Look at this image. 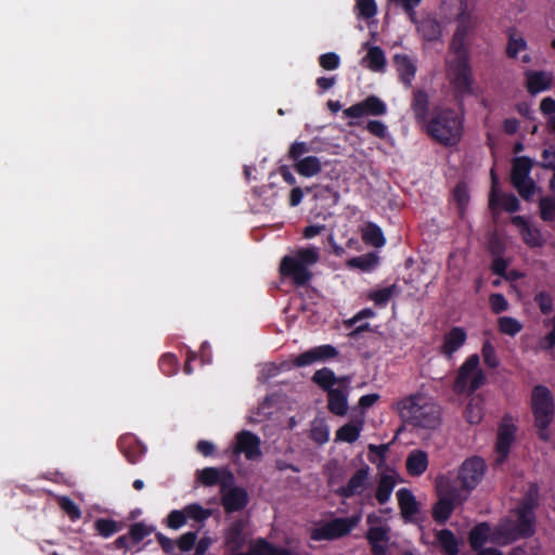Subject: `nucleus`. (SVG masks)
I'll return each mask as SVG.
<instances>
[{"label": "nucleus", "mask_w": 555, "mask_h": 555, "mask_svg": "<svg viewBox=\"0 0 555 555\" xmlns=\"http://www.w3.org/2000/svg\"><path fill=\"white\" fill-rule=\"evenodd\" d=\"M320 260L318 247L309 246L293 250L285 255L279 266V274L282 280H288L296 287H306L313 279L311 268Z\"/></svg>", "instance_id": "f257e3e1"}, {"label": "nucleus", "mask_w": 555, "mask_h": 555, "mask_svg": "<svg viewBox=\"0 0 555 555\" xmlns=\"http://www.w3.org/2000/svg\"><path fill=\"white\" fill-rule=\"evenodd\" d=\"M401 418L424 429H435L441 423L440 406L423 393H413L398 402Z\"/></svg>", "instance_id": "f03ea898"}, {"label": "nucleus", "mask_w": 555, "mask_h": 555, "mask_svg": "<svg viewBox=\"0 0 555 555\" xmlns=\"http://www.w3.org/2000/svg\"><path fill=\"white\" fill-rule=\"evenodd\" d=\"M424 125L431 139L443 146H454L462 138L464 117L453 108L436 107Z\"/></svg>", "instance_id": "7ed1b4c3"}, {"label": "nucleus", "mask_w": 555, "mask_h": 555, "mask_svg": "<svg viewBox=\"0 0 555 555\" xmlns=\"http://www.w3.org/2000/svg\"><path fill=\"white\" fill-rule=\"evenodd\" d=\"M530 408L539 439L548 441L551 437L548 427L555 417V402L552 391L544 385L534 386L531 391Z\"/></svg>", "instance_id": "20e7f679"}, {"label": "nucleus", "mask_w": 555, "mask_h": 555, "mask_svg": "<svg viewBox=\"0 0 555 555\" xmlns=\"http://www.w3.org/2000/svg\"><path fill=\"white\" fill-rule=\"evenodd\" d=\"M454 56L448 61V77L456 95L474 93V77L470 65V51H451Z\"/></svg>", "instance_id": "39448f33"}, {"label": "nucleus", "mask_w": 555, "mask_h": 555, "mask_svg": "<svg viewBox=\"0 0 555 555\" xmlns=\"http://www.w3.org/2000/svg\"><path fill=\"white\" fill-rule=\"evenodd\" d=\"M487 382V376L480 367V358L477 353L470 354L461 364L453 390L459 395L470 396L480 389Z\"/></svg>", "instance_id": "423d86ee"}, {"label": "nucleus", "mask_w": 555, "mask_h": 555, "mask_svg": "<svg viewBox=\"0 0 555 555\" xmlns=\"http://www.w3.org/2000/svg\"><path fill=\"white\" fill-rule=\"evenodd\" d=\"M361 521V514L334 518L310 532L312 541H334L348 535Z\"/></svg>", "instance_id": "0eeeda50"}, {"label": "nucleus", "mask_w": 555, "mask_h": 555, "mask_svg": "<svg viewBox=\"0 0 555 555\" xmlns=\"http://www.w3.org/2000/svg\"><path fill=\"white\" fill-rule=\"evenodd\" d=\"M456 23V29L450 42V51H469L467 37L476 27L477 21L468 10L467 2L465 0L461 1Z\"/></svg>", "instance_id": "6e6552de"}, {"label": "nucleus", "mask_w": 555, "mask_h": 555, "mask_svg": "<svg viewBox=\"0 0 555 555\" xmlns=\"http://www.w3.org/2000/svg\"><path fill=\"white\" fill-rule=\"evenodd\" d=\"M233 475L227 472V478L221 481V504L228 514L243 511L249 501L247 491L233 486Z\"/></svg>", "instance_id": "1a4fd4ad"}, {"label": "nucleus", "mask_w": 555, "mask_h": 555, "mask_svg": "<svg viewBox=\"0 0 555 555\" xmlns=\"http://www.w3.org/2000/svg\"><path fill=\"white\" fill-rule=\"evenodd\" d=\"M516 522L506 528H502V534L509 542L531 538L535 533V514L519 507L514 509Z\"/></svg>", "instance_id": "9d476101"}, {"label": "nucleus", "mask_w": 555, "mask_h": 555, "mask_svg": "<svg viewBox=\"0 0 555 555\" xmlns=\"http://www.w3.org/2000/svg\"><path fill=\"white\" fill-rule=\"evenodd\" d=\"M487 469L485 461L479 456H473L461 465L456 481L466 492L470 493L481 481Z\"/></svg>", "instance_id": "9b49d317"}, {"label": "nucleus", "mask_w": 555, "mask_h": 555, "mask_svg": "<svg viewBox=\"0 0 555 555\" xmlns=\"http://www.w3.org/2000/svg\"><path fill=\"white\" fill-rule=\"evenodd\" d=\"M229 451L232 456L244 454L246 460L255 461L262 456L261 440L253 431L243 429L235 435Z\"/></svg>", "instance_id": "f8f14e48"}, {"label": "nucleus", "mask_w": 555, "mask_h": 555, "mask_svg": "<svg viewBox=\"0 0 555 555\" xmlns=\"http://www.w3.org/2000/svg\"><path fill=\"white\" fill-rule=\"evenodd\" d=\"M517 427L512 423V420L505 416L500 423L498 428V436L495 441V464L503 465L511 452V448L516 438Z\"/></svg>", "instance_id": "ddd939ff"}, {"label": "nucleus", "mask_w": 555, "mask_h": 555, "mask_svg": "<svg viewBox=\"0 0 555 555\" xmlns=\"http://www.w3.org/2000/svg\"><path fill=\"white\" fill-rule=\"evenodd\" d=\"M386 113V103L373 94L343 111L344 116L351 119H358L363 116H383Z\"/></svg>", "instance_id": "4468645a"}, {"label": "nucleus", "mask_w": 555, "mask_h": 555, "mask_svg": "<svg viewBox=\"0 0 555 555\" xmlns=\"http://www.w3.org/2000/svg\"><path fill=\"white\" fill-rule=\"evenodd\" d=\"M369 486L370 467L364 465L357 469L348 482L336 490V493L344 499H350L356 495H361L369 488Z\"/></svg>", "instance_id": "2eb2a0df"}, {"label": "nucleus", "mask_w": 555, "mask_h": 555, "mask_svg": "<svg viewBox=\"0 0 555 555\" xmlns=\"http://www.w3.org/2000/svg\"><path fill=\"white\" fill-rule=\"evenodd\" d=\"M338 356V350L332 345H321L313 347L300 354L294 361V366L304 367L315 362H324Z\"/></svg>", "instance_id": "dca6fc26"}, {"label": "nucleus", "mask_w": 555, "mask_h": 555, "mask_svg": "<svg viewBox=\"0 0 555 555\" xmlns=\"http://www.w3.org/2000/svg\"><path fill=\"white\" fill-rule=\"evenodd\" d=\"M492 189L489 198V206L491 209H495L498 206H502L507 212H516L520 208L518 198L513 193H502L496 191L498 177L495 171L491 170Z\"/></svg>", "instance_id": "f3484780"}, {"label": "nucleus", "mask_w": 555, "mask_h": 555, "mask_svg": "<svg viewBox=\"0 0 555 555\" xmlns=\"http://www.w3.org/2000/svg\"><path fill=\"white\" fill-rule=\"evenodd\" d=\"M390 528L388 526L370 527L365 533V539L373 555H386L387 543L390 540Z\"/></svg>", "instance_id": "a211bd4d"}, {"label": "nucleus", "mask_w": 555, "mask_h": 555, "mask_svg": "<svg viewBox=\"0 0 555 555\" xmlns=\"http://www.w3.org/2000/svg\"><path fill=\"white\" fill-rule=\"evenodd\" d=\"M467 334L461 326H453L443 336L440 353L451 359L453 354L466 343Z\"/></svg>", "instance_id": "6ab92c4d"}, {"label": "nucleus", "mask_w": 555, "mask_h": 555, "mask_svg": "<svg viewBox=\"0 0 555 555\" xmlns=\"http://www.w3.org/2000/svg\"><path fill=\"white\" fill-rule=\"evenodd\" d=\"M245 525L243 519H235L225 529L224 545L230 552L241 551L244 547L246 543Z\"/></svg>", "instance_id": "aec40b11"}, {"label": "nucleus", "mask_w": 555, "mask_h": 555, "mask_svg": "<svg viewBox=\"0 0 555 555\" xmlns=\"http://www.w3.org/2000/svg\"><path fill=\"white\" fill-rule=\"evenodd\" d=\"M526 88L531 95L550 90L553 83V75L543 70L526 72Z\"/></svg>", "instance_id": "412c9836"}, {"label": "nucleus", "mask_w": 555, "mask_h": 555, "mask_svg": "<svg viewBox=\"0 0 555 555\" xmlns=\"http://www.w3.org/2000/svg\"><path fill=\"white\" fill-rule=\"evenodd\" d=\"M437 491L440 499L449 500L456 506L463 504L469 495L462 487H457L456 481L449 479L440 480L437 485Z\"/></svg>", "instance_id": "4be33fe9"}, {"label": "nucleus", "mask_w": 555, "mask_h": 555, "mask_svg": "<svg viewBox=\"0 0 555 555\" xmlns=\"http://www.w3.org/2000/svg\"><path fill=\"white\" fill-rule=\"evenodd\" d=\"M411 108L417 124H425L429 119V95L423 89L413 92Z\"/></svg>", "instance_id": "5701e85b"}, {"label": "nucleus", "mask_w": 555, "mask_h": 555, "mask_svg": "<svg viewBox=\"0 0 555 555\" xmlns=\"http://www.w3.org/2000/svg\"><path fill=\"white\" fill-rule=\"evenodd\" d=\"M393 64L399 74L400 81L405 88H410L416 74L415 64L406 54H396L393 56Z\"/></svg>", "instance_id": "b1692460"}, {"label": "nucleus", "mask_w": 555, "mask_h": 555, "mask_svg": "<svg viewBox=\"0 0 555 555\" xmlns=\"http://www.w3.org/2000/svg\"><path fill=\"white\" fill-rule=\"evenodd\" d=\"M363 425H364V415H363V413H361V415L359 417H357L356 420H352L351 422L343 425L341 427H339L337 429L336 440L343 441V442H348V443L356 442L360 437V434L363 429Z\"/></svg>", "instance_id": "393cba45"}, {"label": "nucleus", "mask_w": 555, "mask_h": 555, "mask_svg": "<svg viewBox=\"0 0 555 555\" xmlns=\"http://www.w3.org/2000/svg\"><path fill=\"white\" fill-rule=\"evenodd\" d=\"M428 467V455L423 450H413L405 461V468L410 476H421Z\"/></svg>", "instance_id": "a878e982"}, {"label": "nucleus", "mask_w": 555, "mask_h": 555, "mask_svg": "<svg viewBox=\"0 0 555 555\" xmlns=\"http://www.w3.org/2000/svg\"><path fill=\"white\" fill-rule=\"evenodd\" d=\"M118 448L131 464H135L144 453V447L132 436L120 437L118 440Z\"/></svg>", "instance_id": "bb28decb"}, {"label": "nucleus", "mask_w": 555, "mask_h": 555, "mask_svg": "<svg viewBox=\"0 0 555 555\" xmlns=\"http://www.w3.org/2000/svg\"><path fill=\"white\" fill-rule=\"evenodd\" d=\"M397 499L401 516L405 520L411 519L412 516L418 513V503L411 490L401 488L397 492Z\"/></svg>", "instance_id": "cd10ccee"}, {"label": "nucleus", "mask_w": 555, "mask_h": 555, "mask_svg": "<svg viewBox=\"0 0 555 555\" xmlns=\"http://www.w3.org/2000/svg\"><path fill=\"white\" fill-rule=\"evenodd\" d=\"M327 409L337 416H344L348 410V393L347 391L337 388L330 390L327 393Z\"/></svg>", "instance_id": "c85d7f7f"}, {"label": "nucleus", "mask_w": 555, "mask_h": 555, "mask_svg": "<svg viewBox=\"0 0 555 555\" xmlns=\"http://www.w3.org/2000/svg\"><path fill=\"white\" fill-rule=\"evenodd\" d=\"M533 167V160L528 156H517L513 159L511 170V181L525 182L526 179H530V171Z\"/></svg>", "instance_id": "c756f323"}, {"label": "nucleus", "mask_w": 555, "mask_h": 555, "mask_svg": "<svg viewBox=\"0 0 555 555\" xmlns=\"http://www.w3.org/2000/svg\"><path fill=\"white\" fill-rule=\"evenodd\" d=\"M417 31L426 41L433 42L440 39L442 35L441 25L437 18L427 16L417 24Z\"/></svg>", "instance_id": "7c9ffc66"}, {"label": "nucleus", "mask_w": 555, "mask_h": 555, "mask_svg": "<svg viewBox=\"0 0 555 555\" xmlns=\"http://www.w3.org/2000/svg\"><path fill=\"white\" fill-rule=\"evenodd\" d=\"M294 170L306 178L314 177L322 171V162L318 156H306L293 165Z\"/></svg>", "instance_id": "2f4dec72"}, {"label": "nucleus", "mask_w": 555, "mask_h": 555, "mask_svg": "<svg viewBox=\"0 0 555 555\" xmlns=\"http://www.w3.org/2000/svg\"><path fill=\"white\" fill-rule=\"evenodd\" d=\"M396 483V478L392 475H380L375 492V499L380 505L386 504L390 500Z\"/></svg>", "instance_id": "473e14b6"}, {"label": "nucleus", "mask_w": 555, "mask_h": 555, "mask_svg": "<svg viewBox=\"0 0 555 555\" xmlns=\"http://www.w3.org/2000/svg\"><path fill=\"white\" fill-rule=\"evenodd\" d=\"M491 527L488 522H479L469 531L468 541L469 545L474 551H478L483 547L485 543L489 539Z\"/></svg>", "instance_id": "72a5a7b5"}, {"label": "nucleus", "mask_w": 555, "mask_h": 555, "mask_svg": "<svg viewBox=\"0 0 555 555\" xmlns=\"http://www.w3.org/2000/svg\"><path fill=\"white\" fill-rule=\"evenodd\" d=\"M540 506V489L538 483L530 482L528 485L527 490L525 491L522 498L520 499L518 505L516 507L535 512V509Z\"/></svg>", "instance_id": "f704fd0d"}, {"label": "nucleus", "mask_w": 555, "mask_h": 555, "mask_svg": "<svg viewBox=\"0 0 555 555\" xmlns=\"http://www.w3.org/2000/svg\"><path fill=\"white\" fill-rule=\"evenodd\" d=\"M93 528L100 537L108 539L115 533L121 531L124 524L112 518H98L93 522Z\"/></svg>", "instance_id": "c9c22d12"}, {"label": "nucleus", "mask_w": 555, "mask_h": 555, "mask_svg": "<svg viewBox=\"0 0 555 555\" xmlns=\"http://www.w3.org/2000/svg\"><path fill=\"white\" fill-rule=\"evenodd\" d=\"M338 380V377L328 367H322L320 370H317L312 376V382L327 393L330 392V390L336 389L334 388V385H336Z\"/></svg>", "instance_id": "e433bc0d"}, {"label": "nucleus", "mask_w": 555, "mask_h": 555, "mask_svg": "<svg viewBox=\"0 0 555 555\" xmlns=\"http://www.w3.org/2000/svg\"><path fill=\"white\" fill-rule=\"evenodd\" d=\"M437 541L446 555L459 554V542L455 534L449 529H442L436 534Z\"/></svg>", "instance_id": "4c0bfd02"}, {"label": "nucleus", "mask_w": 555, "mask_h": 555, "mask_svg": "<svg viewBox=\"0 0 555 555\" xmlns=\"http://www.w3.org/2000/svg\"><path fill=\"white\" fill-rule=\"evenodd\" d=\"M516 28L511 27L507 30V46H506V55L509 59H517L518 53L527 50V41L521 36H516Z\"/></svg>", "instance_id": "58836bf2"}, {"label": "nucleus", "mask_w": 555, "mask_h": 555, "mask_svg": "<svg viewBox=\"0 0 555 555\" xmlns=\"http://www.w3.org/2000/svg\"><path fill=\"white\" fill-rule=\"evenodd\" d=\"M255 553L259 555H301L289 548L276 546L263 538L256 539Z\"/></svg>", "instance_id": "ea45409f"}, {"label": "nucleus", "mask_w": 555, "mask_h": 555, "mask_svg": "<svg viewBox=\"0 0 555 555\" xmlns=\"http://www.w3.org/2000/svg\"><path fill=\"white\" fill-rule=\"evenodd\" d=\"M362 238L366 244L377 248L384 246L386 243L382 229L373 222L366 224L362 233Z\"/></svg>", "instance_id": "a19ab883"}, {"label": "nucleus", "mask_w": 555, "mask_h": 555, "mask_svg": "<svg viewBox=\"0 0 555 555\" xmlns=\"http://www.w3.org/2000/svg\"><path fill=\"white\" fill-rule=\"evenodd\" d=\"M455 507L456 505L449 500L447 501L439 498L433 507V518L439 525H443L449 520Z\"/></svg>", "instance_id": "79ce46f5"}, {"label": "nucleus", "mask_w": 555, "mask_h": 555, "mask_svg": "<svg viewBox=\"0 0 555 555\" xmlns=\"http://www.w3.org/2000/svg\"><path fill=\"white\" fill-rule=\"evenodd\" d=\"M155 531L153 525H147L144 521L133 522L129 527V537L132 545H137L142 542L145 538L151 535Z\"/></svg>", "instance_id": "37998d69"}, {"label": "nucleus", "mask_w": 555, "mask_h": 555, "mask_svg": "<svg viewBox=\"0 0 555 555\" xmlns=\"http://www.w3.org/2000/svg\"><path fill=\"white\" fill-rule=\"evenodd\" d=\"M365 60L367 67L373 72H383L386 66V57L380 47H371L366 53Z\"/></svg>", "instance_id": "c03bdc74"}, {"label": "nucleus", "mask_w": 555, "mask_h": 555, "mask_svg": "<svg viewBox=\"0 0 555 555\" xmlns=\"http://www.w3.org/2000/svg\"><path fill=\"white\" fill-rule=\"evenodd\" d=\"M379 258L375 253H367L348 260L350 268H357L362 271H371L378 264Z\"/></svg>", "instance_id": "a18cd8bd"}, {"label": "nucleus", "mask_w": 555, "mask_h": 555, "mask_svg": "<svg viewBox=\"0 0 555 555\" xmlns=\"http://www.w3.org/2000/svg\"><path fill=\"white\" fill-rule=\"evenodd\" d=\"M397 293H399V287L397 284H392L382 289L370 292L367 294V298L374 301L376 306L385 307L390 300V298Z\"/></svg>", "instance_id": "49530a36"}, {"label": "nucleus", "mask_w": 555, "mask_h": 555, "mask_svg": "<svg viewBox=\"0 0 555 555\" xmlns=\"http://www.w3.org/2000/svg\"><path fill=\"white\" fill-rule=\"evenodd\" d=\"M464 416L466 421L472 425L480 423L483 418L482 400L473 398L465 408Z\"/></svg>", "instance_id": "de8ad7c7"}, {"label": "nucleus", "mask_w": 555, "mask_h": 555, "mask_svg": "<svg viewBox=\"0 0 555 555\" xmlns=\"http://www.w3.org/2000/svg\"><path fill=\"white\" fill-rule=\"evenodd\" d=\"M186 520L192 519L196 522H204L211 516V511L204 508L198 503L188 504L183 507Z\"/></svg>", "instance_id": "09e8293b"}, {"label": "nucleus", "mask_w": 555, "mask_h": 555, "mask_svg": "<svg viewBox=\"0 0 555 555\" xmlns=\"http://www.w3.org/2000/svg\"><path fill=\"white\" fill-rule=\"evenodd\" d=\"M481 356L483 363L489 369H496L500 365V359L496 354V349L490 340H486L481 347Z\"/></svg>", "instance_id": "8fccbe9b"}, {"label": "nucleus", "mask_w": 555, "mask_h": 555, "mask_svg": "<svg viewBox=\"0 0 555 555\" xmlns=\"http://www.w3.org/2000/svg\"><path fill=\"white\" fill-rule=\"evenodd\" d=\"M540 217L543 221L552 222L555 220V197L543 196L539 201Z\"/></svg>", "instance_id": "3c124183"}, {"label": "nucleus", "mask_w": 555, "mask_h": 555, "mask_svg": "<svg viewBox=\"0 0 555 555\" xmlns=\"http://www.w3.org/2000/svg\"><path fill=\"white\" fill-rule=\"evenodd\" d=\"M499 331L502 334L515 336L522 330V324L512 317H501L498 320Z\"/></svg>", "instance_id": "603ef678"}, {"label": "nucleus", "mask_w": 555, "mask_h": 555, "mask_svg": "<svg viewBox=\"0 0 555 555\" xmlns=\"http://www.w3.org/2000/svg\"><path fill=\"white\" fill-rule=\"evenodd\" d=\"M59 505L72 521H76L81 518V511L72 499L62 496L59 500Z\"/></svg>", "instance_id": "864d4df0"}, {"label": "nucleus", "mask_w": 555, "mask_h": 555, "mask_svg": "<svg viewBox=\"0 0 555 555\" xmlns=\"http://www.w3.org/2000/svg\"><path fill=\"white\" fill-rule=\"evenodd\" d=\"M520 234L524 242L530 247H541L543 245L540 230L532 228L530 224Z\"/></svg>", "instance_id": "5fc2aeb1"}, {"label": "nucleus", "mask_w": 555, "mask_h": 555, "mask_svg": "<svg viewBox=\"0 0 555 555\" xmlns=\"http://www.w3.org/2000/svg\"><path fill=\"white\" fill-rule=\"evenodd\" d=\"M533 300L538 305L542 314L548 315L553 312L554 304L553 297L550 293L541 291L534 295Z\"/></svg>", "instance_id": "6e6d98bb"}, {"label": "nucleus", "mask_w": 555, "mask_h": 555, "mask_svg": "<svg viewBox=\"0 0 555 555\" xmlns=\"http://www.w3.org/2000/svg\"><path fill=\"white\" fill-rule=\"evenodd\" d=\"M165 525L172 530H178L186 524L184 509H172L165 519Z\"/></svg>", "instance_id": "4d7b16f0"}, {"label": "nucleus", "mask_w": 555, "mask_h": 555, "mask_svg": "<svg viewBox=\"0 0 555 555\" xmlns=\"http://www.w3.org/2000/svg\"><path fill=\"white\" fill-rule=\"evenodd\" d=\"M198 479L206 487L216 486L222 481L220 480V472L216 467H206L202 469L199 472Z\"/></svg>", "instance_id": "13d9d810"}, {"label": "nucleus", "mask_w": 555, "mask_h": 555, "mask_svg": "<svg viewBox=\"0 0 555 555\" xmlns=\"http://www.w3.org/2000/svg\"><path fill=\"white\" fill-rule=\"evenodd\" d=\"M158 365L163 374L171 376L177 372L178 360L173 354L166 353L160 357Z\"/></svg>", "instance_id": "bf43d9fd"}, {"label": "nucleus", "mask_w": 555, "mask_h": 555, "mask_svg": "<svg viewBox=\"0 0 555 555\" xmlns=\"http://www.w3.org/2000/svg\"><path fill=\"white\" fill-rule=\"evenodd\" d=\"M512 184L525 201H530L535 192V183L531 178L526 179L525 182H515Z\"/></svg>", "instance_id": "052dcab7"}, {"label": "nucleus", "mask_w": 555, "mask_h": 555, "mask_svg": "<svg viewBox=\"0 0 555 555\" xmlns=\"http://www.w3.org/2000/svg\"><path fill=\"white\" fill-rule=\"evenodd\" d=\"M196 541L197 533L195 531H189L180 535L176 544L181 552H189L195 546Z\"/></svg>", "instance_id": "680f3d73"}, {"label": "nucleus", "mask_w": 555, "mask_h": 555, "mask_svg": "<svg viewBox=\"0 0 555 555\" xmlns=\"http://www.w3.org/2000/svg\"><path fill=\"white\" fill-rule=\"evenodd\" d=\"M320 66L325 70H334L340 65V57L335 52H327L319 57Z\"/></svg>", "instance_id": "e2e57ef3"}, {"label": "nucleus", "mask_w": 555, "mask_h": 555, "mask_svg": "<svg viewBox=\"0 0 555 555\" xmlns=\"http://www.w3.org/2000/svg\"><path fill=\"white\" fill-rule=\"evenodd\" d=\"M489 304L493 313L499 314L508 309V301L501 293L491 294Z\"/></svg>", "instance_id": "0e129e2a"}, {"label": "nucleus", "mask_w": 555, "mask_h": 555, "mask_svg": "<svg viewBox=\"0 0 555 555\" xmlns=\"http://www.w3.org/2000/svg\"><path fill=\"white\" fill-rule=\"evenodd\" d=\"M357 7L359 9V13L364 18H371L377 13V5L375 0H358Z\"/></svg>", "instance_id": "69168bd1"}, {"label": "nucleus", "mask_w": 555, "mask_h": 555, "mask_svg": "<svg viewBox=\"0 0 555 555\" xmlns=\"http://www.w3.org/2000/svg\"><path fill=\"white\" fill-rule=\"evenodd\" d=\"M310 151V146L306 142H294L288 150V158L294 160L295 163L298 159L304 158L302 155Z\"/></svg>", "instance_id": "338daca9"}, {"label": "nucleus", "mask_w": 555, "mask_h": 555, "mask_svg": "<svg viewBox=\"0 0 555 555\" xmlns=\"http://www.w3.org/2000/svg\"><path fill=\"white\" fill-rule=\"evenodd\" d=\"M365 128L371 134H373L379 139H384L387 135V127L383 121L370 120L366 124Z\"/></svg>", "instance_id": "774afa93"}]
</instances>
